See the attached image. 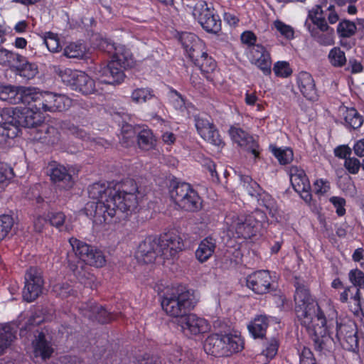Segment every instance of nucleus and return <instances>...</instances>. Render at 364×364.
Returning <instances> with one entry per match:
<instances>
[{"label": "nucleus", "instance_id": "nucleus-53", "mask_svg": "<svg viewBox=\"0 0 364 364\" xmlns=\"http://www.w3.org/2000/svg\"><path fill=\"white\" fill-rule=\"evenodd\" d=\"M44 43L47 48L53 53L58 52L60 48V40L56 33L52 32H47L45 33L43 38Z\"/></svg>", "mask_w": 364, "mask_h": 364}, {"label": "nucleus", "instance_id": "nucleus-59", "mask_svg": "<svg viewBox=\"0 0 364 364\" xmlns=\"http://www.w3.org/2000/svg\"><path fill=\"white\" fill-rule=\"evenodd\" d=\"M313 186L314 192L318 197L324 196L331 188L329 181L322 178L316 180Z\"/></svg>", "mask_w": 364, "mask_h": 364}, {"label": "nucleus", "instance_id": "nucleus-5", "mask_svg": "<svg viewBox=\"0 0 364 364\" xmlns=\"http://www.w3.org/2000/svg\"><path fill=\"white\" fill-rule=\"evenodd\" d=\"M170 196L176 205L186 211H197L201 208L198 193L187 183H178L170 191Z\"/></svg>", "mask_w": 364, "mask_h": 364}, {"label": "nucleus", "instance_id": "nucleus-50", "mask_svg": "<svg viewBox=\"0 0 364 364\" xmlns=\"http://www.w3.org/2000/svg\"><path fill=\"white\" fill-rule=\"evenodd\" d=\"M89 257H87L85 264H89L90 266H94L95 267H102L106 263L105 257L102 252V251L93 248L92 251L88 255Z\"/></svg>", "mask_w": 364, "mask_h": 364}, {"label": "nucleus", "instance_id": "nucleus-35", "mask_svg": "<svg viewBox=\"0 0 364 364\" xmlns=\"http://www.w3.org/2000/svg\"><path fill=\"white\" fill-rule=\"evenodd\" d=\"M110 46L114 48L113 45H110ZM114 50L115 53L112 56V60H116L117 63L123 69H127L133 65L132 55L129 50L122 46L114 48Z\"/></svg>", "mask_w": 364, "mask_h": 364}, {"label": "nucleus", "instance_id": "nucleus-16", "mask_svg": "<svg viewBox=\"0 0 364 364\" xmlns=\"http://www.w3.org/2000/svg\"><path fill=\"white\" fill-rule=\"evenodd\" d=\"M161 257L164 259L176 257L178 253L183 250L184 244L182 238L177 234H165L159 237Z\"/></svg>", "mask_w": 364, "mask_h": 364}, {"label": "nucleus", "instance_id": "nucleus-64", "mask_svg": "<svg viewBox=\"0 0 364 364\" xmlns=\"http://www.w3.org/2000/svg\"><path fill=\"white\" fill-rule=\"evenodd\" d=\"M299 364H317L311 350L304 347L299 355Z\"/></svg>", "mask_w": 364, "mask_h": 364}, {"label": "nucleus", "instance_id": "nucleus-44", "mask_svg": "<svg viewBox=\"0 0 364 364\" xmlns=\"http://www.w3.org/2000/svg\"><path fill=\"white\" fill-rule=\"evenodd\" d=\"M65 56L69 58H83L86 54L85 46L82 43H71L63 51Z\"/></svg>", "mask_w": 364, "mask_h": 364}, {"label": "nucleus", "instance_id": "nucleus-40", "mask_svg": "<svg viewBox=\"0 0 364 364\" xmlns=\"http://www.w3.org/2000/svg\"><path fill=\"white\" fill-rule=\"evenodd\" d=\"M21 109L18 107H4L0 110V115L5 124L12 125L15 129L18 127Z\"/></svg>", "mask_w": 364, "mask_h": 364}, {"label": "nucleus", "instance_id": "nucleus-31", "mask_svg": "<svg viewBox=\"0 0 364 364\" xmlns=\"http://www.w3.org/2000/svg\"><path fill=\"white\" fill-rule=\"evenodd\" d=\"M216 247L215 240L211 237H207L203 239L199 244L196 251V257L200 262H203L208 259Z\"/></svg>", "mask_w": 364, "mask_h": 364}, {"label": "nucleus", "instance_id": "nucleus-11", "mask_svg": "<svg viewBox=\"0 0 364 364\" xmlns=\"http://www.w3.org/2000/svg\"><path fill=\"white\" fill-rule=\"evenodd\" d=\"M336 337L343 348L352 352L358 350L357 326L353 321L337 322Z\"/></svg>", "mask_w": 364, "mask_h": 364}, {"label": "nucleus", "instance_id": "nucleus-34", "mask_svg": "<svg viewBox=\"0 0 364 364\" xmlns=\"http://www.w3.org/2000/svg\"><path fill=\"white\" fill-rule=\"evenodd\" d=\"M309 18L311 21L315 28L324 32L325 31H333V28H331L323 16V12L321 6H316L309 12Z\"/></svg>", "mask_w": 364, "mask_h": 364}, {"label": "nucleus", "instance_id": "nucleus-61", "mask_svg": "<svg viewBox=\"0 0 364 364\" xmlns=\"http://www.w3.org/2000/svg\"><path fill=\"white\" fill-rule=\"evenodd\" d=\"M279 348V342L276 338H271L267 346L265 349L263 350L262 353L267 358L272 359L277 353Z\"/></svg>", "mask_w": 364, "mask_h": 364}, {"label": "nucleus", "instance_id": "nucleus-48", "mask_svg": "<svg viewBox=\"0 0 364 364\" xmlns=\"http://www.w3.org/2000/svg\"><path fill=\"white\" fill-rule=\"evenodd\" d=\"M330 63L336 68H341L346 63L345 53L338 47L332 48L328 55Z\"/></svg>", "mask_w": 364, "mask_h": 364}, {"label": "nucleus", "instance_id": "nucleus-30", "mask_svg": "<svg viewBox=\"0 0 364 364\" xmlns=\"http://www.w3.org/2000/svg\"><path fill=\"white\" fill-rule=\"evenodd\" d=\"M36 131L38 136L36 137L42 143L54 146L58 145L61 142L60 133L57 128L53 126L43 123Z\"/></svg>", "mask_w": 364, "mask_h": 364}, {"label": "nucleus", "instance_id": "nucleus-7", "mask_svg": "<svg viewBox=\"0 0 364 364\" xmlns=\"http://www.w3.org/2000/svg\"><path fill=\"white\" fill-rule=\"evenodd\" d=\"M88 194L90 198L97 200L95 203V208L94 211V218L95 221L100 223H109L111 218L110 215H108L109 212L105 211L102 215L97 214V207L99 203H110L109 200L114 199V195L117 194L115 188L109 186L106 183H95L90 186L88 188Z\"/></svg>", "mask_w": 364, "mask_h": 364}, {"label": "nucleus", "instance_id": "nucleus-17", "mask_svg": "<svg viewBox=\"0 0 364 364\" xmlns=\"http://www.w3.org/2000/svg\"><path fill=\"white\" fill-rule=\"evenodd\" d=\"M72 105V100L65 95L45 92L43 94L41 110L42 112H63Z\"/></svg>", "mask_w": 364, "mask_h": 364}, {"label": "nucleus", "instance_id": "nucleus-20", "mask_svg": "<svg viewBox=\"0 0 364 364\" xmlns=\"http://www.w3.org/2000/svg\"><path fill=\"white\" fill-rule=\"evenodd\" d=\"M231 139L246 151L251 153L254 158L259 156V145L252 136L240 128L231 127L229 130Z\"/></svg>", "mask_w": 364, "mask_h": 364}, {"label": "nucleus", "instance_id": "nucleus-36", "mask_svg": "<svg viewBox=\"0 0 364 364\" xmlns=\"http://www.w3.org/2000/svg\"><path fill=\"white\" fill-rule=\"evenodd\" d=\"M225 349L228 350L225 356L238 353L244 348V341L240 335L228 333L223 334Z\"/></svg>", "mask_w": 364, "mask_h": 364}, {"label": "nucleus", "instance_id": "nucleus-13", "mask_svg": "<svg viewBox=\"0 0 364 364\" xmlns=\"http://www.w3.org/2000/svg\"><path fill=\"white\" fill-rule=\"evenodd\" d=\"M195 126L198 133L205 141L217 146L224 144L218 129L208 117L200 115L196 116Z\"/></svg>", "mask_w": 364, "mask_h": 364}, {"label": "nucleus", "instance_id": "nucleus-15", "mask_svg": "<svg viewBox=\"0 0 364 364\" xmlns=\"http://www.w3.org/2000/svg\"><path fill=\"white\" fill-rule=\"evenodd\" d=\"M312 327L306 328L307 331L313 334L312 340L314 343V349L319 352H330L333 346V338L326 333V322L320 326L318 321L312 323Z\"/></svg>", "mask_w": 364, "mask_h": 364}, {"label": "nucleus", "instance_id": "nucleus-57", "mask_svg": "<svg viewBox=\"0 0 364 364\" xmlns=\"http://www.w3.org/2000/svg\"><path fill=\"white\" fill-rule=\"evenodd\" d=\"M187 54L189 58L196 65V62H198L200 58H203L208 53L205 51L204 43L200 41L195 45L194 48H192L191 50L187 52Z\"/></svg>", "mask_w": 364, "mask_h": 364}, {"label": "nucleus", "instance_id": "nucleus-51", "mask_svg": "<svg viewBox=\"0 0 364 364\" xmlns=\"http://www.w3.org/2000/svg\"><path fill=\"white\" fill-rule=\"evenodd\" d=\"M16 69L21 76L27 79L33 78L38 73V67L35 63H31L28 61L23 64L16 65Z\"/></svg>", "mask_w": 364, "mask_h": 364}, {"label": "nucleus", "instance_id": "nucleus-26", "mask_svg": "<svg viewBox=\"0 0 364 364\" xmlns=\"http://www.w3.org/2000/svg\"><path fill=\"white\" fill-rule=\"evenodd\" d=\"M41 110H36L33 108L21 109L18 127L27 128H40L43 123V117Z\"/></svg>", "mask_w": 364, "mask_h": 364}, {"label": "nucleus", "instance_id": "nucleus-63", "mask_svg": "<svg viewBox=\"0 0 364 364\" xmlns=\"http://www.w3.org/2000/svg\"><path fill=\"white\" fill-rule=\"evenodd\" d=\"M135 364H164L157 355L145 353L136 358Z\"/></svg>", "mask_w": 364, "mask_h": 364}, {"label": "nucleus", "instance_id": "nucleus-29", "mask_svg": "<svg viewBox=\"0 0 364 364\" xmlns=\"http://www.w3.org/2000/svg\"><path fill=\"white\" fill-rule=\"evenodd\" d=\"M50 179L62 188L68 189L73 185L71 175L62 165H51L50 168Z\"/></svg>", "mask_w": 364, "mask_h": 364}, {"label": "nucleus", "instance_id": "nucleus-25", "mask_svg": "<svg viewBox=\"0 0 364 364\" xmlns=\"http://www.w3.org/2000/svg\"><path fill=\"white\" fill-rule=\"evenodd\" d=\"M297 85L301 94L307 100L316 101L318 99L316 84L311 75L307 72H301L297 76Z\"/></svg>", "mask_w": 364, "mask_h": 364}, {"label": "nucleus", "instance_id": "nucleus-19", "mask_svg": "<svg viewBox=\"0 0 364 364\" xmlns=\"http://www.w3.org/2000/svg\"><path fill=\"white\" fill-rule=\"evenodd\" d=\"M138 254L145 263L154 262L158 256L161 257L159 237H146L138 247Z\"/></svg>", "mask_w": 364, "mask_h": 364}, {"label": "nucleus", "instance_id": "nucleus-6", "mask_svg": "<svg viewBox=\"0 0 364 364\" xmlns=\"http://www.w3.org/2000/svg\"><path fill=\"white\" fill-rule=\"evenodd\" d=\"M60 77L71 90L82 95H91L96 91L95 80L82 71L65 69L61 72Z\"/></svg>", "mask_w": 364, "mask_h": 364}, {"label": "nucleus", "instance_id": "nucleus-37", "mask_svg": "<svg viewBox=\"0 0 364 364\" xmlns=\"http://www.w3.org/2000/svg\"><path fill=\"white\" fill-rule=\"evenodd\" d=\"M137 143L141 149L149 151L155 148L156 139L149 129H143L137 134Z\"/></svg>", "mask_w": 364, "mask_h": 364}, {"label": "nucleus", "instance_id": "nucleus-42", "mask_svg": "<svg viewBox=\"0 0 364 364\" xmlns=\"http://www.w3.org/2000/svg\"><path fill=\"white\" fill-rule=\"evenodd\" d=\"M196 65L198 66L201 73L210 81H213V78L211 76L212 73L216 68L215 61L208 54L203 58H200L198 62H196Z\"/></svg>", "mask_w": 364, "mask_h": 364}, {"label": "nucleus", "instance_id": "nucleus-14", "mask_svg": "<svg viewBox=\"0 0 364 364\" xmlns=\"http://www.w3.org/2000/svg\"><path fill=\"white\" fill-rule=\"evenodd\" d=\"M272 277L267 270L255 272L246 278L247 287L257 294L268 293L272 289Z\"/></svg>", "mask_w": 364, "mask_h": 364}, {"label": "nucleus", "instance_id": "nucleus-24", "mask_svg": "<svg viewBox=\"0 0 364 364\" xmlns=\"http://www.w3.org/2000/svg\"><path fill=\"white\" fill-rule=\"evenodd\" d=\"M47 337L43 331H37L32 341L35 357H40L44 360L49 358L53 353L52 344Z\"/></svg>", "mask_w": 364, "mask_h": 364}, {"label": "nucleus", "instance_id": "nucleus-4", "mask_svg": "<svg viewBox=\"0 0 364 364\" xmlns=\"http://www.w3.org/2000/svg\"><path fill=\"white\" fill-rule=\"evenodd\" d=\"M196 303L192 292L180 287L165 293L161 301L162 309L168 316L180 319L193 309Z\"/></svg>", "mask_w": 364, "mask_h": 364}, {"label": "nucleus", "instance_id": "nucleus-10", "mask_svg": "<svg viewBox=\"0 0 364 364\" xmlns=\"http://www.w3.org/2000/svg\"><path fill=\"white\" fill-rule=\"evenodd\" d=\"M44 280L42 271L37 267H30L25 274V286L23 290V299L31 302L43 291Z\"/></svg>", "mask_w": 364, "mask_h": 364}, {"label": "nucleus", "instance_id": "nucleus-22", "mask_svg": "<svg viewBox=\"0 0 364 364\" xmlns=\"http://www.w3.org/2000/svg\"><path fill=\"white\" fill-rule=\"evenodd\" d=\"M179 325L183 333L186 334L198 335L208 330V324L206 320L193 314H186L181 318Z\"/></svg>", "mask_w": 364, "mask_h": 364}, {"label": "nucleus", "instance_id": "nucleus-33", "mask_svg": "<svg viewBox=\"0 0 364 364\" xmlns=\"http://www.w3.org/2000/svg\"><path fill=\"white\" fill-rule=\"evenodd\" d=\"M268 326V317L265 315H259L255 318L247 328L255 338H262L264 336Z\"/></svg>", "mask_w": 364, "mask_h": 364}, {"label": "nucleus", "instance_id": "nucleus-8", "mask_svg": "<svg viewBox=\"0 0 364 364\" xmlns=\"http://www.w3.org/2000/svg\"><path fill=\"white\" fill-rule=\"evenodd\" d=\"M265 218V215L259 210L246 216L239 217L234 224L237 236L245 239L255 236L260 231Z\"/></svg>", "mask_w": 364, "mask_h": 364}, {"label": "nucleus", "instance_id": "nucleus-23", "mask_svg": "<svg viewBox=\"0 0 364 364\" xmlns=\"http://www.w3.org/2000/svg\"><path fill=\"white\" fill-rule=\"evenodd\" d=\"M79 310L84 316L101 323H108L112 319L110 313L94 301L82 304L79 307Z\"/></svg>", "mask_w": 364, "mask_h": 364}, {"label": "nucleus", "instance_id": "nucleus-38", "mask_svg": "<svg viewBox=\"0 0 364 364\" xmlns=\"http://www.w3.org/2000/svg\"><path fill=\"white\" fill-rule=\"evenodd\" d=\"M305 26L308 28L311 37L320 45L331 46L333 44L334 31L333 32H330L329 31H325L323 32L314 27H312L307 22L305 23Z\"/></svg>", "mask_w": 364, "mask_h": 364}, {"label": "nucleus", "instance_id": "nucleus-18", "mask_svg": "<svg viewBox=\"0 0 364 364\" xmlns=\"http://www.w3.org/2000/svg\"><path fill=\"white\" fill-rule=\"evenodd\" d=\"M116 60H110L106 65L101 66L97 72V75L103 83L116 84L121 83L124 78V70Z\"/></svg>", "mask_w": 364, "mask_h": 364}, {"label": "nucleus", "instance_id": "nucleus-54", "mask_svg": "<svg viewBox=\"0 0 364 364\" xmlns=\"http://www.w3.org/2000/svg\"><path fill=\"white\" fill-rule=\"evenodd\" d=\"M48 220H49L51 225L60 229V230L70 231L68 225L64 226L65 221V215L62 212L51 213L48 215Z\"/></svg>", "mask_w": 364, "mask_h": 364}, {"label": "nucleus", "instance_id": "nucleus-9", "mask_svg": "<svg viewBox=\"0 0 364 364\" xmlns=\"http://www.w3.org/2000/svg\"><path fill=\"white\" fill-rule=\"evenodd\" d=\"M193 15L207 32L216 33L220 30L221 21L206 1H198L193 7Z\"/></svg>", "mask_w": 364, "mask_h": 364}, {"label": "nucleus", "instance_id": "nucleus-32", "mask_svg": "<svg viewBox=\"0 0 364 364\" xmlns=\"http://www.w3.org/2000/svg\"><path fill=\"white\" fill-rule=\"evenodd\" d=\"M16 326L14 324L0 325V355L16 338Z\"/></svg>", "mask_w": 364, "mask_h": 364}, {"label": "nucleus", "instance_id": "nucleus-27", "mask_svg": "<svg viewBox=\"0 0 364 364\" xmlns=\"http://www.w3.org/2000/svg\"><path fill=\"white\" fill-rule=\"evenodd\" d=\"M42 92H38L34 87H26L21 86L19 94V104L29 106L36 110H41L43 98Z\"/></svg>", "mask_w": 364, "mask_h": 364}, {"label": "nucleus", "instance_id": "nucleus-28", "mask_svg": "<svg viewBox=\"0 0 364 364\" xmlns=\"http://www.w3.org/2000/svg\"><path fill=\"white\" fill-rule=\"evenodd\" d=\"M223 334H211L205 339L204 342V350L209 354L215 357L225 356L228 350L225 348Z\"/></svg>", "mask_w": 364, "mask_h": 364}, {"label": "nucleus", "instance_id": "nucleus-1", "mask_svg": "<svg viewBox=\"0 0 364 364\" xmlns=\"http://www.w3.org/2000/svg\"><path fill=\"white\" fill-rule=\"evenodd\" d=\"M117 194L114 199L109 200L111 203H99L97 207V214L102 215L105 211H108V215L111 218L117 217L120 218L121 214L134 210L138 205L136 193L138 186L132 179L125 180L118 187L114 186Z\"/></svg>", "mask_w": 364, "mask_h": 364}, {"label": "nucleus", "instance_id": "nucleus-41", "mask_svg": "<svg viewBox=\"0 0 364 364\" xmlns=\"http://www.w3.org/2000/svg\"><path fill=\"white\" fill-rule=\"evenodd\" d=\"M52 291L57 297L62 299L77 296V291L68 282H60L54 284Z\"/></svg>", "mask_w": 364, "mask_h": 364}, {"label": "nucleus", "instance_id": "nucleus-2", "mask_svg": "<svg viewBox=\"0 0 364 364\" xmlns=\"http://www.w3.org/2000/svg\"><path fill=\"white\" fill-rule=\"evenodd\" d=\"M295 288V313L298 321L306 328L312 327L314 321H318L320 326H323L327 321L326 317L308 287L297 282Z\"/></svg>", "mask_w": 364, "mask_h": 364}, {"label": "nucleus", "instance_id": "nucleus-62", "mask_svg": "<svg viewBox=\"0 0 364 364\" xmlns=\"http://www.w3.org/2000/svg\"><path fill=\"white\" fill-rule=\"evenodd\" d=\"M344 167L351 174H356L358 173L361 164L360 161L355 157H348L344 161Z\"/></svg>", "mask_w": 364, "mask_h": 364}, {"label": "nucleus", "instance_id": "nucleus-21", "mask_svg": "<svg viewBox=\"0 0 364 364\" xmlns=\"http://www.w3.org/2000/svg\"><path fill=\"white\" fill-rule=\"evenodd\" d=\"M250 59L252 63L259 68L264 75L271 73L272 60L269 52L262 45L257 44L250 48Z\"/></svg>", "mask_w": 364, "mask_h": 364}, {"label": "nucleus", "instance_id": "nucleus-47", "mask_svg": "<svg viewBox=\"0 0 364 364\" xmlns=\"http://www.w3.org/2000/svg\"><path fill=\"white\" fill-rule=\"evenodd\" d=\"M357 30L354 22L349 20H343L339 22L337 26V33L341 38H350Z\"/></svg>", "mask_w": 364, "mask_h": 364}, {"label": "nucleus", "instance_id": "nucleus-39", "mask_svg": "<svg viewBox=\"0 0 364 364\" xmlns=\"http://www.w3.org/2000/svg\"><path fill=\"white\" fill-rule=\"evenodd\" d=\"M21 86L1 85L0 100L6 101L9 104H19V94Z\"/></svg>", "mask_w": 364, "mask_h": 364}, {"label": "nucleus", "instance_id": "nucleus-45", "mask_svg": "<svg viewBox=\"0 0 364 364\" xmlns=\"http://www.w3.org/2000/svg\"><path fill=\"white\" fill-rule=\"evenodd\" d=\"M274 156L278 159L280 164L285 165L292 161L294 158L293 151L289 148L282 149L275 146H270Z\"/></svg>", "mask_w": 364, "mask_h": 364}, {"label": "nucleus", "instance_id": "nucleus-46", "mask_svg": "<svg viewBox=\"0 0 364 364\" xmlns=\"http://www.w3.org/2000/svg\"><path fill=\"white\" fill-rule=\"evenodd\" d=\"M344 119L346 123L353 129H358L363 123V117L355 108L347 109Z\"/></svg>", "mask_w": 364, "mask_h": 364}, {"label": "nucleus", "instance_id": "nucleus-43", "mask_svg": "<svg viewBox=\"0 0 364 364\" xmlns=\"http://www.w3.org/2000/svg\"><path fill=\"white\" fill-rule=\"evenodd\" d=\"M259 205H263L272 217H277L279 214V208L275 200L268 193H262L258 197Z\"/></svg>", "mask_w": 364, "mask_h": 364}, {"label": "nucleus", "instance_id": "nucleus-3", "mask_svg": "<svg viewBox=\"0 0 364 364\" xmlns=\"http://www.w3.org/2000/svg\"><path fill=\"white\" fill-rule=\"evenodd\" d=\"M69 243L73 248V252H68L67 255L69 269L85 286L91 289L96 288L95 276L84 270L86 259L94 247L75 237L70 238Z\"/></svg>", "mask_w": 364, "mask_h": 364}, {"label": "nucleus", "instance_id": "nucleus-12", "mask_svg": "<svg viewBox=\"0 0 364 364\" xmlns=\"http://www.w3.org/2000/svg\"><path fill=\"white\" fill-rule=\"evenodd\" d=\"M289 176L293 188L299 193L306 203H309L312 200L311 188L305 171L296 166H292L289 168Z\"/></svg>", "mask_w": 364, "mask_h": 364}, {"label": "nucleus", "instance_id": "nucleus-49", "mask_svg": "<svg viewBox=\"0 0 364 364\" xmlns=\"http://www.w3.org/2000/svg\"><path fill=\"white\" fill-rule=\"evenodd\" d=\"M240 181L243 188L251 196L259 197L262 194L260 193L261 188L259 185L253 181L250 176H241Z\"/></svg>", "mask_w": 364, "mask_h": 364}, {"label": "nucleus", "instance_id": "nucleus-60", "mask_svg": "<svg viewBox=\"0 0 364 364\" xmlns=\"http://www.w3.org/2000/svg\"><path fill=\"white\" fill-rule=\"evenodd\" d=\"M274 26L275 28L281 33V35L284 36L285 38L288 39L294 38V32L290 26L285 24L284 22L279 20H276L274 22Z\"/></svg>", "mask_w": 364, "mask_h": 364}, {"label": "nucleus", "instance_id": "nucleus-55", "mask_svg": "<svg viewBox=\"0 0 364 364\" xmlns=\"http://www.w3.org/2000/svg\"><path fill=\"white\" fill-rule=\"evenodd\" d=\"M181 45L186 52H188L194 48L195 45L200 40L192 33H183L179 38Z\"/></svg>", "mask_w": 364, "mask_h": 364}, {"label": "nucleus", "instance_id": "nucleus-58", "mask_svg": "<svg viewBox=\"0 0 364 364\" xmlns=\"http://www.w3.org/2000/svg\"><path fill=\"white\" fill-rule=\"evenodd\" d=\"M348 278L353 286L358 289H364V273L361 270L358 269L350 270Z\"/></svg>", "mask_w": 364, "mask_h": 364}, {"label": "nucleus", "instance_id": "nucleus-56", "mask_svg": "<svg viewBox=\"0 0 364 364\" xmlns=\"http://www.w3.org/2000/svg\"><path fill=\"white\" fill-rule=\"evenodd\" d=\"M14 225V219L11 215L0 216V241L4 239Z\"/></svg>", "mask_w": 364, "mask_h": 364}, {"label": "nucleus", "instance_id": "nucleus-52", "mask_svg": "<svg viewBox=\"0 0 364 364\" xmlns=\"http://www.w3.org/2000/svg\"><path fill=\"white\" fill-rule=\"evenodd\" d=\"M152 90L148 88H136L131 95V98L135 103H144L154 97Z\"/></svg>", "mask_w": 364, "mask_h": 364}]
</instances>
